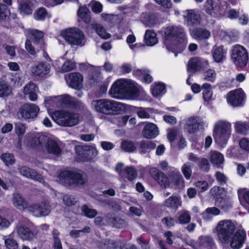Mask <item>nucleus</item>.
Wrapping results in <instances>:
<instances>
[{
	"label": "nucleus",
	"mask_w": 249,
	"mask_h": 249,
	"mask_svg": "<svg viewBox=\"0 0 249 249\" xmlns=\"http://www.w3.org/2000/svg\"><path fill=\"white\" fill-rule=\"evenodd\" d=\"M17 232L19 237L24 240H33L36 234L28 228L21 226L17 229Z\"/></svg>",
	"instance_id": "bb28decb"
},
{
	"label": "nucleus",
	"mask_w": 249,
	"mask_h": 249,
	"mask_svg": "<svg viewBox=\"0 0 249 249\" xmlns=\"http://www.w3.org/2000/svg\"><path fill=\"white\" fill-rule=\"evenodd\" d=\"M158 22V18L156 14H150L143 20V24L148 27H153Z\"/></svg>",
	"instance_id": "a18cd8bd"
},
{
	"label": "nucleus",
	"mask_w": 249,
	"mask_h": 249,
	"mask_svg": "<svg viewBox=\"0 0 249 249\" xmlns=\"http://www.w3.org/2000/svg\"><path fill=\"white\" fill-rule=\"evenodd\" d=\"M65 79L69 86L73 89H79L82 88L83 76L79 72H72L65 76Z\"/></svg>",
	"instance_id": "a211bd4d"
},
{
	"label": "nucleus",
	"mask_w": 249,
	"mask_h": 249,
	"mask_svg": "<svg viewBox=\"0 0 249 249\" xmlns=\"http://www.w3.org/2000/svg\"><path fill=\"white\" fill-rule=\"evenodd\" d=\"M146 43L149 46H153L158 42L156 34L151 30H146L144 35Z\"/></svg>",
	"instance_id": "f704fd0d"
},
{
	"label": "nucleus",
	"mask_w": 249,
	"mask_h": 249,
	"mask_svg": "<svg viewBox=\"0 0 249 249\" xmlns=\"http://www.w3.org/2000/svg\"><path fill=\"white\" fill-rule=\"evenodd\" d=\"M151 177L163 189L170 187L169 177L163 172L156 168H151L149 170Z\"/></svg>",
	"instance_id": "4468645a"
},
{
	"label": "nucleus",
	"mask_w": 249,
	"mask_h": 249,
	"mask_svg": "<svg viewBox=\"0 0 249 249\" xmlns=\"http://www.w3.org/2000/svg\"><path fill=\"white\" fill-rule=\"evenodd\" d=\"M216 77V73L213 70L209 69L204 73V79L206 80L213 82Z\"/></svg>",
	"instance_id": "052dcab7"
},
{
	"label": "nucleus",
	"mask_w": 249,
	"mask_h": 249,
	"mask_svg": "<svg viewBox=\"0 0 249 249\" xmlns=\"http://www.w3.org/2000/svg\"><path fill=\"white\" fill-rule=\"evenodd\" d=\"M91 106L97 112L106 115L114 114L121 109V104L107 99L93 100Z\"/></svg>",
	"instance_id": "39448f33"
},
{
	"label": "nucleus",
	"mask_w": 249,
	"mask_h": 249,
	"mask_svg": "<svg viewBox=\"0 0 249 249\" xmlns=\"http://www.w3.org/2000/svg\"><path fill=\"white\" fill-rule=\"evenodd\" d=\"M170 186L174 187L176 190L182 189L185 186L184 180L179 172L172 173L169 176Z\"/></svg>",
	"instance_id": "aec40b11"
},
{
	"label": "nucleus",
	"mask_w": 249,
	"mask_h": 249,
	"mask_svg": "<svg viewBox=\"0 0 249 249\" xmlns=\"http://www.w3.org/2000/svg\"><path fill=\"white\" fill-rule=\"evenodd\" d=\"M216 205L224 211H227L232 207V204L229 198L218 197L215 202Z\"/></svg>",
	"instance_id": "72a5a7b5"
},
{
	"label": "nucleus",
	"mask_w": 249,
	"mask_h": 249,
	"mask_svg": "<svg viewBox=\"0 0 249 249\" xmlns=\"http://www.w3.org/2000/svg\"><path fill=\"white\" fill-rule=\"evenodd\" d=\"M243 99L244 92L241 89H239L229 92L227 100L228 103L232 106L237 107L241 104Z\"/></svg>",
	"instance_id": "6ab92c4d"
},
{
	"label": "nucleus",
	"mask_w": 249,
	"mask_h": 249,
	"mask_svg": "<svg viewBox=\"0 0 249 249\" xmlns=\"http://www.w3.org/2000/svg\"><path fill=\"white\" fill-rule=\"evenodd\" d=\"M63 200L64 204L68 206L73 205L76 203L75 198L69 195H65L63 196Z\"/></svg>",
	"instance_id": "69168bd1"
},
{
	"label": "nucleus",
	"mask_w": 249,
	"mask_h": 249,
	"mask_svg": "<svg viewBox=\"0 0 249 249\" xmlns=\"http://www.w3.org/2000/svg\"><path fill=\"white\" fill-rule=\"evenodd\" d=\"M165 86L163 84H158L156 85L152 89V94L155 97H158L164 91Z\"/></svg>",
	"instance_id": "13d9d810"
},
{
	"label": "nucleus",
	"mask_w": 249,
	"mask_h": 249,
	"mask_svg": "<svg viewBox=\"0 0 249 249\" xmlns=\"http://www.w3.org/2000/svg\"><path fill=\"white\" fill-rule=\"evenodd\" d=\"M13 202L14 206L20 210L28 209L30 206L22 195L18 193L13 194Z\"/></svg>",
	"instance_id": "393cba45"
},
{
	"label": "nucleus",
	"mask_w": 249,
	"mask_h": 249,
	"mask_svg": "<svg viewBox=\"0 0 249 249\" xmlns=\"http://www.w3.org/2000/svg\"><path fill=\"white\" fill-rule=\"evenodd\" d=\"M58 181L66 186L84 187L88 181L87 174L81 170H63L58 175Z\"/></svg>",
	"instance_id": "20e7f679"
},
{
	"label": "nucleus",
	"mask_w": 249,
	"mask_h": 249,
	"mask_svg": "<svg viewBox=\"0 0 249 249\" xmlns=\"http://www.w3.org/2000/svg\"><path fill=\"white\" fill-rule=\"evenodd\" d=\"M181 198L179 196H173L165 199L163 205L167 208L177 210L181 205Z\"/></svg>",
	"instance_id": "cd10ccee"
},
{
	"label": "nucleus",
	"mask_w": 249,
	"mask_h": 249,
	"mask_svg": "<svg viewBox=\"0 0 249 249\" xmlns=\"http://www.w3.org/2000/svg\"><path fill=\"white\" fill-rule=\"evenodd\" d=\"M121 148L126 152H132L136 149V147L132 142L124 141L122 142Z\"/></svg>",
	"instance_id": "603ef678"
},
{
	"label": "nucleus",
	"mask_w": 249,
	"mask_h": 249,
	"mask_svg": "<svg viewBox=\"0 0 249 249\" xmlns=\"http://www.w3.org/2000/svg\"><path fill=\"white\" fill-rule=\"evenodd\" d=\"M75 67V64L71 60L66 61L61 67V71L63 72H66L72 71Z\"/></svg>",
	"instance_id": "bf43d9fd"
},
{
	"label": "nucleus",
	"mask_w": 249,
	"mask_h": 249,
	"mask_svg": "<svg viewBox=\"0 0 249 249\" xmlns=\"http://www.w3.org/2000/svg\"><path fill=\"white\" fill-rule=\"evenodd\" d=\"M231 125L226 121H219L215 123L213 128V137L219 145L227 143L231 135Z\"/></svg>",
	"instance_id": "423d86ee"
},
{
	"label": "nucleus",
	"mask_w": 249,
	"mask_h": 249,
	"mask_svg": "<svg viewBox=\"0 0 249 249\" xmlns=\"http://www.w3.org/2000/svg\"><path fill=\"white\" fill-rule=\"evenodd\" d=\"M191 220V216L188 212L183 211L180 212L178 217V222L182 224L189 223Z\"/></svg>",
	"instance_id": "3c124183"
},
{
	"label": "nucleus",
	"mask_w": 249,
	"mask_h": 249,
	"mask_svg": "<svg viewBox=\"0 0 249 249\" xmlns=\"http://www.w3.org/2000/svg\"><path fill=\"white\" fill-rule=\"evenodd\" d=\"M216 229L219 240L223 243L231 241V247L233 249H239L245 242V231L238 230L234 233L235 225L230 220L220 221Z\"/></svg>",
	"instance_id": "f257e3e1"
},
{
	"label": "nucleus",
	"mask_w": 249,
	"mask_h": 249,
	"mask_svg": "<svg viewBox=\"0 0 249 249\" xmlns=\"http://www.w3.org/2000/svg\"><path fill=\"white\" fill-rule=\"evenodd\" d=\"M15 130L18 137H21L22 138V135L25 131V126L22 123L16 124L15 125Z\"/></svg>",
	"instance_id": "338daca9"
},
{
	"label": "nucleus",
	"mask_w": 249,
	"mask_h": 249,
	"mask_svg": "<svg viewBox=\"0 0 249 249\" xmlns=\"http://www.w3.org/2000/svg\"><path fill=\"white\" fill-rule=\"evenodd\" d=\"M18 9L22 15H29L32 13V9L27 1L18 0Z\"/></svg>",
	"instance_id": "4c0bfd02"
},
{
	"label": "nucleus",
	"mask_w": 249,
	"mask_h": 249,
	"mask_svg": "<svg viewBox=\"0 0 249 249\" xmlns=\"http://www.w3.org/2000/svg\"><path fill=\"white\" fill-rule=\"evenodd\" d=\"M205 9L207 13L213 17L218 16L222 14L218 2L213 1L212 0H207L206 1Z\"/></svg>",
	"instance_id": "4be33fe9"
},
{
	"label": "nucleus",
	"mask_w": 249,
	"mask_h": 249,
	"mask_svg": "<svg viewBox=\"0 0 249 249\" xmlns=\"http://www.w3.org/2000/svg\"><path fill=\"white\" fill-rule=\"evenodd\" d=\"M90 12L88 8L86 7H80L77 12V15L82 18L86 23H89L90 21Z\"/></svg>",
	"instance_id": "58836bf2"
},
{
	"label": "nucleus",
	"mask_w": 249,
	"mask_h": 249,
	"mask_svg": "<svg viewBox=\"0 0 249 249\" xmlns=\"http://www.w3.org/2000/svg\"><path fill=\"white\" fill-rule=\"evenodd\" d=\"M231 57L234 64L239 67H245L248 61L247 51L243 46L239 45H236L233 47Z\"/></svg>",
	"instance_id": "9d476101"
},
{
	"label": "nucleus",
	"mask_w": 249,
	"mask_h": 249,
	"mask_svg": "<svg viewBox=\"0 0 249 249\" xmlns=\"http://www.w3.org/2000/svg\"><path fill=\"white\" fill-rule=\"evenodd\" d=\"M50 15L44 8H39L34 14L35 18L37 20H44L46 17L50 18Z\"/></svg>",
	"instance_id": "de8ad7c7"
},
{
	"label": "nucleus",
	"mask_w": 249,
	"mask_h": 249,
	"mask_svg": "<svg viewBox=\"0 0 249 249\" xmlns=\"http://www.w3.org/2000/svg\"><path fill=\"white\" fill-rule=\"evenodd\" d=\"M158 134V129L157 126L153 124L149 123L144 127L142 131V136L147 139H152Z\"/></svg>",
	"instance_id": "a878e982"
},
{
	"label": "nucleus",
	"mask_w": 249,
	"mask_h": 249,
	"mask_svg": "<svg viewBox=\"0 0 249 249\" xmlns=\"http://www.w3.org/2000/svg\"><path fill=\"white\" fill-rule=\"evenodd\" d=\"M52 118L58 124L66 127L74 126L79 121L78 114L61 110L54 111L52 114Z\"/></svg>",
	"instance_id": "0eeeda50"
},
{
	"label": "nucleus",
	"mask_w": 249,
	"mask_h": 249,
	"mask_svg": "<svg viewBox=\"0 0 249 249\" xmlns=\"http://www.w3.org/2000/svg\"><path fill=\"white\" fill-rule=\"evenodd\" d=\"M9 15L10 11L7 6L3 4H0V22H4L5 24L3 26L7 28L10 25L9 23L10 21Z\"/></svg>",
	"instance_id": "c756f323"
},
{
	"label": "nucleus",
	"mask_w": 249,
	"mask_h": 249,
	"mask_svg": "<svg viewBox=\"0 0 249 249\" xmlns=\"http://www.w3.org/2000/svg\"><path fill=\"white\" fill-rule=\"evenodd\" d=\"M59 231L56 229H54L52 231L53 249H62V244L59 237Z\"/></svg>",
	"instance_id": "a19ab883"
},
{
	"label": "nucleus",
	"mask_w": 249,
	"mask_h": 249,
	"mask_svg": "<svg viewBox=\"0 0 249 249\" xmlns=\"http://www.w3.org/2000/svg\"><path fill=\"white\" fill-rule=\"evenodd\" d=\"M181 172L186 179H190L192 177V163L187 162L183 164L181 168Z\"/></svg>",
	"instance_id": "37998d69"
},
{
	"label": "nucleus",
	"mask_w": 249,
	"mask_h": 249,
	"mask_svg": "<svg viewBox=\"0 0 249 249\" xmlns=\"http://www.w3.org/2000/svg\"><path fill=\"white\" fill-rule=\"evenodd\" d=\"M116 240H105L100 243L99 248L100 249H115Z\"/></svg>",
	"instance_id": "8fccbe9b"
},
{
	"label": "nucleus",
	"mask_w": 249,
	"mask_h": 249,
	"mask_svg": "<svg viewBox=\"0 0 249 249\" xmlns=\"http://www.w3.org/2000/svg\"><path fill=\"white\" fill-rule=\"evenodd\" d=\"M207 61H202L198 57H194L190 59L187 65V71L192 74L204 69L208 66Z\"/></svg>",
	"instance_id": "f3484780"
},
{
	"label": "nucleus",
	"mask_w": 249,
	"mask_h": 249,
	"mask_svg": "<svg viewBox=\"0 0 249 249\" xmlns=\"http://www.w3.org/2000/svg\"><path fill=\"white\" fill-rule=\"evenodd\" d=\"M12 93V89L10 85L3 82H0V97H8Z\"/></svg>",
	"instance_id": "c9c22d12"
},
{
	"label": "nucleus",
	"mask_w": 249,
	"mask_h": 249,
	"mask_svg": "<svg viewBox=\"0 0 249 249\" xmlns=\"http://www.w3.org/2000/svg\"><path fill=\"white\" fill-rule=\"evenodd\" d=\"M5 244L9 249H18V244L17 241L13 239H6L5 240Z\"/></svg>",
	"instance_id": "774afa93"
},
{
	"label": "nucleus",
	"mask_w": 249,
	"mask_h": 249,
	"mask_svg": "<svg viewBox=\"0 0 249 249\" xmlns=\"http://www.w3.org/2000/svg\"><path fill=\"white\" fill-rule=\"evenodd\" d=\"M220 211L219 209L216 207H210L207 208L205 211V213L204 214L203 217L205 220H208L210 218L209 216V214H212L213 215H217L219 214Z\"/></svg>",
	"instance_id": "5fc2aeb1"
},
{
	"label": "nucleus",
	"mask_w": 249,
	"mask_h": 249,
	"mask_svg": "<svg viewBox=\"0 0 249 249\" xmlns=\"http://www.w3.org/2000/svg\"><path fill=\"white\" fill-rule=\"evenodd\" d=\"M211 87V85L207 83L204 84L202 86L203 89V97L205 101H209L212 97L213 92Z\"/></svg>",
	"instance_id": "79ce46f5"
},
{
	"label": "nucleus",
	"mask_w": 249,
	"mask_h": 249,
	"mask_svg": "<svg viewBox=\"0 0 249 249\" xmlns=\"http://www.w3.org/2000/svg\"><path fill=\"white\" fill-rule=\"evenodd\" d=\"M28 211L36 217L47 215L51 212L50 206L45 202L31 205L28 207Z\"/></svg>",
	"instance_id": "2eb2a0df"
},
{
	"label": "nucleus",
	"mask_w": 249,
	"mask_h": 249,
	"mask_svg": "<svg viewBox=\"0 0 249 249\" xmlns=\"http://www.w3.org/2000/svg\"><path fill=\"white\" fill-rule=\"evenodd\" d=\"M114 98H135L139 96L140 91L135 83L129 80H120L115 82L109 91Z\"/></svg>",
	"instance_id": "7ed1b4c3"
},
{
	"label": "nucleus",
	"mask_w": 249,
	"mask_h": 249,
	"mask_svg": "<svg viewBox=\"0 0 249 249\" xmlns=\"http://www.w3.org/2000/svg\"><path fill=\"white\" fill-rule=\"evenodd\" d=\"M50 65L47 63H39L32 67V72L36 75L43 77L50 71Z\"/></svg>",
	"instance_id": "5701e85b"
},
{
	"label": "nucleus",
	"mask_w": 249,
	"mask_h": 249,
	"mask_svg": "<svg viewBox=\"0 0 249 249\" xmlns=\"http://www.w3.org/2000/svg\"><path fill=\"white\" fill-rule=\"evenodd\" d=\"M20 174L28 178L37 181L40 183H44V180L42 176L35 170L27 166H23L20 168Z\"/></svg>",
	"instance_id": "412c9836"
},
{
	"label": "nucleus",
	"mask_w": 249,
	"mask_h": 249,
	"mask_svg": "<svg viewBox=\"0 0 249 249\" xmlns=\"http://www.w3.org/2000/svg\"><path fill=\"white\" fill-rule=\"evenodd\" d=\"M125 172L127 178L130 181L134 180L137 177V171L136 169L132 166L125 168Z\"/></svg>",
	"instance_id": "09e8293b"
},
{
	"label": "nucleus",
	"mask_w": 249,
	"mask_h": 249,
	"mask_svg": "<svg viewBox=\"0 0 249 249\" xmlns=\"http://www.w3.org/2000/svg\"><path fill=\"white\" fill-rule=\"evenodd\" d=\"M105 221L108 225L117 229L125 228L127 226L125 219L111 213L106 215Z\"/></svg>",
	"instance_id": "dca6fc26"
},
{
	"label": "nucleus",
	"mask_w": 249,
	"mask_h": 249,
	"mask_svg": "<svg viewBox=\"0 0 249 249\" xmlns=\"http://www.w3.org/2000/svg\"><path fill=\"white\" fill-rule=\"evenodd\" d=\"M45 147L49 153L59 155L61 153V150L58 143L52 139H48L47 140Z\"/></svg>",
	"instance_id": "7c9ffc66"
},
{
	"label": "nucleus",
	"mask_w": 249,
	"mask_h": 249,
	"mask_svg": "<svg viewBox=\"0 0 249 249\" xmlns=\"http://www.w3.org/2000/svg\"><path fill=\"white\" fill-rule=\"evenodd\" d=\"M39 112V108L36 104L25 103L20 107L17 115L19 119L27 120L35 118Z\"/></svg>",
	"instance_id": "9b49d317"
},
{
	"label": "nucleus",
	"mask_w": 249,
	"mask_h": 249,
	"mask_svg": "<svg viewBox=\"0 0 249 249\" xmlns=\"http://www.w3.org/2000/svg\"><path fill=\"white\" fill-rule=\"evenodd\" d=\"M37 88L36 85L33 83L30 82L25 86L23 89V93L28 95L29 93H32L33 91H37Z\"/></svg>",
	"instance_id": "680f3d73"
},
{
	"label": "nucleus",
	"mask_w": 249,
	"mask_h": 249,
	"mask_svg": "<svg viewBox=\"0 0 249 249\" xmlns=\"http://www.w3.org/2000/svg\"><path fill=\"white\" fill-rule=\"evenodd\" d=\"M235 129L237 132L246 135L249 129V125L246 123L237 122L235 123Z\"/></svg>",
	"instance_id": "c03bdc74"
},
{
	"label": "nucleus",
	"mask_w": 249,
	"mask_h": 249,
	"mask_svg": "<svg viewBox=\"0 0 249 249\" xmlns=\"http://www.w3.org/2000/svg\"><path fill=\"white\" fill-rule=\"evenodd\" d=\"M184 18L188 23L197 25L200 23V15L195 10H187L184 12Z\"/></svg>",
	"instance_id": "b1692460"
},
{
	"label": "nucleus",
	"mask_w": 249,
	"mask_h": 249,
	"mask_svg": "<svg viewBox=\"0 0 249 249\" xmlns=\"http://www.w3.org/2000/svg\"><path fill=\"white\" fill-rule=\"evenodd\" d=\"M150 108H140L137 112L138 116L141 118H150L149 110Z\"/></svg>",
	"instance_id": "0e129e2a"
},
{
	"label": "nucleus",
	"mask_w": 249,
	"mask_h": 249,
	"mask_svg": "<svg viewBox=\"0 0 249 249\" xmlns=\"http://www.w3.org/2000/svg\"><path fill=\"white\" fill-rule=\"evenodd\" d=\"M43 33L40 31L34 30L31 31L30 39H27L25 43L26 49L31 54L34 55L36 52L43 49Z\"/></svg>",
	"instance_id": "6e6552de"
},
{
	"label": "nucleus",
	"mask_w": 249,
	"mask_h": 249,
	"mask_svg": "<svg viewBox=\"0 0 249 249\" xmlns=\"http://www.w3.org/2000/svg\"><path fill=\"white\" fill-rule=\"evenodd\" d=\"M225 52L223 46H215L213 50V56L214 61L216 62H221L225 57Z\"/></svg>",
	"instance_id": "473e14b6"
},
{
	"label": "nucleus",
	"mask_w": 249,
	"mask_h": 249,
	"mask_svg": "<svg viewBox=\"0 0 249 249\" xmlns=\"http://www.w3.org/2000/svg\"><path fill=\"white\" fill-rule=\"evenodd\" d=\"M191 35L196 39L205 40L210 36L211 33L205 28H196L192 31Z\"/></svg>",
	"instance_id": "c85d7f7f"
},
{
	"label": "nucleus",
	"mask_w": 249,
	"mask_h": 249,
	"mask_svg": "<svg viewBox=\"0 0 249 249\" xmlns=\"http://www.w3.org/2000/svg\"><path fill=\"white\" fill-rule=\"evenodd\" d=\"M160 33L163 37L164 44L169 51L181 52L185 49L187 40L183 28L169 26L163 28Z\"/></svg>",
	"instance_id": "f03ea898"
},
{
	"label": "nucleus",
	"mask_w": 249,
	"mask_h": 249,
	"mask_svg": "<svg viewBox=\"0 0 249 249\" xmlns=\"http://www.w3.org/2000/svg\"><path fill=\"white\" fill-rule=\"evenodd\" d=\"M238 196L241 203H245L249 204V191H246L243 189L238 192Z\"/></svg>",
	"instance_id": "4d7b16f0"
},
{
	"label": "nucleus",
	"mask_w": 249,
	"mask_h": 249,
	"mask_svg": "<svg viewBox=\"0 0 249 249\" xmlns=\"http://www.w3.org/2000/svg\"><path fill=\"white\" fill-rule=\"evenodd\" d=\"M75 149L80 161H90L95 158L98 154L96 149L92 146H78Z\"/></svg>",
	"instance_id": "f8f14e48"
},
{
	"label": "nucleus",
	"mask_w": 249,
	"mask_h": 249,
	"mask_svg": "<svg viewBox=\"0 0 249 249\" xmlns=\"http://www.w3.org/2000/svg\"><path fill=\"white\" fill-rule=\"evenodd\" d=\"M199 244L204 247H212L214 245L213 238L209 236H201L199 238Z\"/></svg>",
	"instance_id": "49530a36"
},
{
	"label": "nucleus",
	"mask_w": 249,
	"mask_h": 249,
	"mask_svg": "<svg viewBox=\"0 0 249 249\" xmlns=\"http://www.w3.org/2000/svg\"><path fill=\"white\" fill-rule=\"evenodd\" d=\"M82 211L86 216L90 218L95 217L98 213L96 210L90 209L86 205L82 206Z\"/></svg>",
	"instance_id": "864d4df0"
},
{
	"label": "nucleus",
	"mask_w": 249,
	"mask_h": 249,
	"mask_svg": "<svg viewBox=\"0 0 249 249\" xmlns=\"http://www.w3.org/2000/svg\"><path fill=\"white\" fill-rule=\"evenodd\" d=\"M1 159L6 165L13 164L15 162L14 156L10 153L3 154L1 156Z\"/></svg>",
	"instance_id": "6e6d98bb"
},
{
	"label": "nucleus",
	"mask_w": 249,
	"mask_h": 249,
	"mask_svg": "<svg viewBox=\"0 0 249 249\" xmlns=\"http://www.w3.org/2000/svg\"><path fill=\"white\" fill-rule=\"evenodd\" d=\"M210 160L212 164L220 166L224 162V156L220 152L212 151L210 155Z\"/></svg>",
	"instance_id": "2f4dec72"
},
{
	"label": "nucleus",
	"mask_w": 249,
	"mask_h": 249,
	"mask_svg": "<svg viewBox=\"0 0 249 249\" xmlns=\"http://www.w3.org/2000/svg\"><path fill=\"white\" fill-rule=\"evenodd\" d=\"M92 29L102 38L107 39L110 37V35L107 33L104 27L100 24H94L92 25Z\"/></svg>",
	"instance_id": "e433bc0d"
},
{
	"label": "nucleus",
	"mask_w": 249,
	"mask_h": 249,
	"mask_svg": "<svg viewBox=\"0 0 249 249\" xmlns=\"http://www.w3.org/2000/svg\"><path fill=\"white\" fill-rule=\"evenodd\" d=\"M204 122L199 117L192 116L187 120L184 128L188 133L193 134L200 129H204Z\"/></svg>",
	"instance_id": "ddd939ff"
},
{
	"label": "nucleus",
	"mask_w": 249,
	"mask_h": 249,
	"mask_svg": "<svg viewBox=\"0 0 249 249\" xmlns=\"http://www.w3.org/2000/svg\"><path fill=\"white\" fill-rule=\"evenodd\" d=\"M61 36L69 44L71 45L82 46L85 44V35L77 28H70L63 31Z\"/></svg>",
	"instance_id": "1a4fd4ad"
},
{
	"label": "nucleus",
	"mask_w": 249,
	"mask_h": 249,
	"mask_svg": "<svg viewBox=\"0 0 249 249\" xmlns=\"http://www.w3.org/2000/svg\"><path fill=\"white\" fill-rule=\"evenodd\" d=\"M156 144L151 141H142L140 145V150L142 153H145L148 150L154 149Z\"/></svg>",
	"instance_id": "ea45409f"
},
{
	"label": "nucleus",
	"mask_w": 249,
	"mask_h": 249,
	"mask_svg": "<svg viewBox=\"0 0 249 249\" xmlns=\"http://www.w3.org/2000/svg\"><path fill=\"white\" fill-rule=\"evenodd\" d=\"M210 164L208 160L206 158H202L199 161V167L204 172H208L210 169Z\"/></svg>",
	"instance_id": "e2e57ef3"
}]
</instances>
